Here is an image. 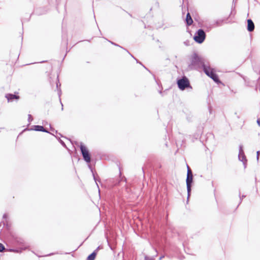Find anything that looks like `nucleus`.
I'll list each match as a JSON object with an SVG mask.
<instances>
[{
  "label": "nucleus",
  "instance_id": "obj_19",
  "mask_svg": "<svg viewBox=\"0 0 260 260\" xmlns=\"http://www.w3.org/2000/svg\"><path fill=\"white\" fill-rule=\"evenodd\" d=\"M164 256H161L160 258H159V260H161Z\"/></svg>",
  "mask_w": 260,
  "mask_h": 260
},
{
  "label": "nucleus",
  "instance_id": "obj_22",
  "mask_svg": "<svg viewBox=\"0 0 260 260\" xmlns=\"http://www.w3.org/2000/svg\"><path fill=\"white\" fill-rule=\"evenodd\" d=\"M61 106H62V108H61V109L62 110H63V105L61 104Z\"/></svg>",
  "mask_w": 260,
  "mask_h": 260
},
{
  "label": "nucleus",
  "instance_id": "obj_15",
  "mask_svg": "<svg viewBox=\"0 0 260 260\" xmlns=\"http://www.w3.org/2000/svg\"><path fill=\"white\" fill-rule=\"evenodd\" d=\"M145 260H154V258L153 257H150L146 256L145 257Z\"/></svg>",
  "mask_w": 260,
  "mask_h": 260
},
{
  "label": "nucleus",
  "instance_id": "obj_9",
  "mask_svg": "<svg viewBox=\"0 0 260 260\" xmlns=\"http://www.w3.org/2000/svg\"><path fill=\"white\" fill-rule=\"evenodd\" d=\"M247 29L249 31H252L254 29V24L251 19L247 20Z\"/></svg>",
  "mask_w": 260,
  "mask_h": 260
},
{
  "label": "nucleus",
  "instance_id": "obj_13",
  "mask_svg": "<svg viewBox=\"0 0 260 260\" xmlns=\"http://www.w3.org/2000/svg\"><path fill=\"white\" fill-rule=\"evenodd\" d=\"M5 249L4 245L0 243V252H2Z\"/></svg>",
  "mask_w": 260,
  "mask_h": 260
},
{
  "label": "nucleus",
  "instance_id": "obj_1",
  "mask_svg": "<svg viewBox=\"0 0 260 260\" xmlns=\"http://www.w3.org/2000/svg\"><path fill=\"white\" fill-rule=\"evenodd\" d=\"M207 66L208 64L205 63L204 58L199 57L197 54H194L192 55L191 63L189 65L191 68H203V70H204V67H207Z\"/></svg>",
  "mask_w": 260,
  "mask_h": 260
},
{
  "label": "nucleus",
  "instance_id": "obj_10",
  "mask_svg": "<svg viewBox=\"0 0 260 260\" xmlns=\"http://www.w3.org/2000/svg\"><path fill=\"white\" fill-rule=\"evenodd\" d=\"M186 22L187 25H190L193 23V20H192L191 17L189 13H188L186 15Z\"/></svg>",
  "mask_w": 260,
  "mask_h": 260
},
{
  "label": "nucleus",
  "instance_id": "obj_2",
  "mask_svg": "<svg viewBox=\"0 0 260 260\" xmlns=\"http://www.w3.org/2000/svg\"><path fill=\"white\" fill-rule=\"evenodd\" d=\"M204 72L216 83L220 82L218 76L214 72L213 69H211L209 66H208L207 67H204Z\"/></svg>",
  "mask_w": 260,
  "mask_h": 260
},
{
  "label": "nucleus",
  "instance_id": "obj_18",
  "mask_svg": "<svg viewBox=\"0 0 260 260\" xmlns=\"http://www.w3.org/2000/svg\"><path fill=\"white\" fill-rule=\"evenodd\" d=\"M60 92H61L60 90V89H59V90H58V94H59V96H60Z\"/></svg>",
  "mask_w": 260,
  "mask_h": 260
},
{
  "label": "nucleus",
  "instance_id": "obj_4",
  "mask_svg": "<svg viewBox=\"0 0 260 260\" xmlns=\"http://www.w3.org/2000/svg\"><path fill=\"white\" fill-rule=\"evenodd\" d=\"M177 84L179 88L182 90H184L186 88L191 87L188 79L184 77L177 81Z\"/></svg>",
  "mask_w": 260,
  "mask_h": 260
},
{
  "label": "nucleus",
  "instance_id": "obj_12",
  "mask_svg": "<svg viewBox=\"0 0 260 260\" xmlns=\"http://www.w3.org/2000/svg\"><path fill=\"white\" fill-rule=\"evenodd\" d=\"M96 250H98V249L87 257V260H94L96 254Z\"/></svg>",
  "mask_w": 260,
  "mask_h": 260
},
{
  "label": "nucleus",
  "instance_id": "obj_11",
  "mask_svg": "<svg viewBox=\"0 0 260 260\" xmlns=\"http://www.w3.org/2000/svg\"><path fill=\"white\" fill-rule=\"evenodd\" d=\"M34 130L36 131H40L46 133H48L47 131H46L43 126L40 125H35L34 126Z\"/></svg>",
  "mask_w": 260,
  "mask_h": 260
},
{
  "label": "nucleus",
  "instance_id": "obj_3",
  "mask_svg": "<svg viewBox=\"0 0 260 260\" xmlns=\"http://www.w3.org/2000/svg\"><path fill=\"white\" fill-rule=\"evenodd\" d=\"M186 182L188 198L189 196L190 195V192L191 191V183L192 182V172L188 166H187V174Z\"/></svg>",
  "mask_w": 260,
  "mask_h": 260
},
{
  "label": "nucleus",
  "instance_id": "obj_14",
  "mask_svg": "<svg viewBox=\"0 0 260 260\" xmlns=\"http://www.w3.org/2000/svg\"><path fill=\"white\" fill-rule=\"evenodd\" d=\"M28 121L30 122V121H31L32 120V117L31 116V115L30 114H29L28 115Z\"/></svg>",
  "mask_w": 260,
  "mask_h": 260
},
{
  "label": "nucleus",
  "instance_id": "obj_17",
  "mask_svg": "<svg viewBox=\"0 0 260 260\" xmlns=\"http://www.w3.org/2000/svg\"><path fill=\"white\" fill-rule=\"evenodd\" d=\"M257 123L260 126V118L257 119Z\"/></svg>",
  "mask_w": 260,
  "mask_h": 260
},
{
  "label": "nucleus",
  "instance_id": "obj_6",
  "mask_svg": "<svg viewBox=\"0 0 260 260\" xmlns=\"http://www.w3.org/2000/svg\"><path fill=\"white\" fill-rule=\"evenodd\" d=\"M80 149L84 160L87 163L90 162L91 159L88 149L83 145H81Z\"/></svg>",
  "mask_w": 260,
  "mask_h": 260
},
{
  "label": "nucleus",
  "instance_id": "obj_8",
  "mask_svg": "<svg viewBox=\"0 0 260 260\" xmlns=\"http://www.w3.org/2000/svg\"><path fill=\"white\" fill-rule=\"evenodd\" d=\"M6 98L7 99L8 102L13 101L14 99L18 100L19 99V96L13 94H7L6 95Z\"/></svg>",
  "mask_w": 260,
  "mask_h": 260
},
{
  "label": "nucleus",
  "instance_id": "obj_7",
  "mask_svg": "<svg viewBox=\"0 0 260 260\" xmlns=\"http://www.w3.org/2000/svg\"><path fill=\"white\" fill-rule=\"evenodd\" d=\"M238 157H239V160H240L243 162L244 168H246V162L247 160L246 159L244 151L243 150L242 145H240L239 146V153Z\"/></svg>",
  "mask_w": 260,
  "mask_h": 260
},
{
  "label": "nucleus",
  "instance_id": "obj_20",
  "mask_svg": "<svg viewBox=\"0 0 260 260\" xmlns=\"http://www.w3.org/2000/svg\"><path fill=\"white\" fill-rule=\"evenodd\" d=\"M58 83H56V87H57V88H58Z\"/></svg>",
  "mask_w": 260,
  "mask_h": 260
},
{
  "label": "nucleus",
  "instance_id": "obj_16",
  "mask_svg": "<svg viewBox=\"0 0 260 260\" xmlns=\"http://www.w3.org/2000/svg\"><path fill=\"white\" fill-rule=\"evenodd\" d=\"M260 152L259 151H257L256 152V159L258 160L259 158V155Z\"/></svg>",
  "mask_w": 260,
  "mask_h": 260
},
{
  "label": "nucleus",
  "instance_id": "obj_5",
  "mask_svg": "<svg viewBox=\"0 0 260 260\" xmlns=\"http://www.w3.org/2000/svg\"><path fill=\"white\" fill-rule=\"evenodd\" d=\"M205 37L206 34L204 31L202 29H200L198 30L193 38L196 42L202 43L205 40Z\"/></svg>",
  "mask_w": 260,
  "mask_h": 260
},
{
  "label": "nucleus",
  "instance_id": "obj_21",
  "mask_svg": "<svg viewBox=\"0 0 260 260\" xmlns=\"http://www.w3.org/2000/svg\"><path fill=\"white\" fill-rule=\"evenodd\" d=\"M3 217H4V218H6V214L4 215Z\"/></svg>",
  "mask_w": 260,
  "mask_h": 260
}]
</instances>
